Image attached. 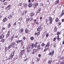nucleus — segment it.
<instances>
[{
  "label": "nucleus",
  "instance_id": "nucleus-1",
  "mask_svg": "<svg viewBox=\"0 0 64 64\" xmlns=\"http://www.w3.org/2000/svg\"><path fill=\"white\" fill-rule=\"evenodd\" d=\"M25 51V49H24L22 50H20V56H21L22 57H25V54H24Z\"/></svg>",
  "mask_w": 64,
  "mask_h": 64
},
{
  "label": "nucleus",
  "instance_id": "nucleus-2",
  "mask_svg": "<svg viewBox=\"0 0 64 64\" xmlns=\"http://www.w3.org/2000/svg\"><path fill=\"white\" fill-rule=\"evenodd\" d=\"M14 56V52H12L10 54V56H9V58H7L8 60H10V59L12 60Z\"/></svg>",
  "mask_w": 64,
  "mask_h": 64
},
{
  "label": "nucleus",
  "instance_id": "nucleus-3",
  "mask_svg": "<svg viewBox=\"0 0 64 64\" xmlns=\"http://www.w3.org/2000/svg\"><path fill=\"white\" fill-rule=\"evenodd\" d=\"M15 44V43L14 42H12L10 46L8 47V48H9V49H10L11 47H12V48H14Z\"/></svg>",
  "mask_w": 64,
  "mask_h": 64
},
{
  "label": "nucleus",
  "instance_id": "nucleus-4",
  "mask_svg": "<svg viewBox=\"0 0 64 64\" xmlns=\"http://www.w3.org/2000/svg\"><path fill=\"white\" fill-rule=\"evenodd\" d=\"M37 51H38V49H33V51L32 52V54H34L36 52H37Z\"/></svg>",
  "mask_w": 64,
  "mask_h": 64
},
{
  "label": "nucleus",
  "instance_id": "nucleus-5",
  "mask_svg": "<svg viewBox=\"0 0 64 64\" xmlns=\"http://www.w3.org/2000/svg\"><path fill=\"white\" fill-rule=\"evenodd\" d=\"M49 20H50V24H51V23H52V21H53V20H52V17H50L49 18Z\"/></svg>",
  "mask_w": 64,
  "mask_h": 64
},
{
  "label": "nucleus",
  "instance_id": "nucleus-6",
  "mask_svg": "<svg viewBox=\"0 0 64 64\" xmlns=\"http://www.w3.org/2000/svg\"><path fill=\"white\" fill-rule=\"evenodd\" d=\"M33 5V4H32V2H30L29 3L28 5V6L29 7H31Z\"/></svg>",
  "mask_w": 64,
  "mask_h": 64
},
{
  "label": "nucleus",
  "instance_id": "nucleus-7",
  "mask_svg": "<svg viewBox=\"0 0 64 64\" xmlns=\"http://www.w3.org/2000/svg\"><path fill=\"white\" fill-rule=\"evenodd\" d=\"M10 32L9 31H8V33L6 35V38H7L10 35Z\"/></svg>",
  "mask_w": 64,
  "mask_h": 64
},
{
  "label": "nucleus",
  "instance_id": "nucleus-8",
  "mask_svg": "<svg viewBox=\"0 0 64 64\" xmlns=\"http://www.w3.org/2000/svg\"><path fill=\"white\" fill-rule=\"evenodd\" d=\"M49 46H50V42H48V43L45 46V47L46 48L47 47H49Z\"/></svg>",
  "mask_w": 64,
  "mask_h": 64
},
{
  "label": "nucleus",
  "instance_id": "nucleus-9",
  "mask_svg": "<svg viewBox=\"0 0 64 64\" xmlns=\"http://www.w3.org/2000/svg\"><path fill=\"white\" fill-rule=\"evenodd\" d=\"M41 26H39L37 28V31H38V32H39V31H40V32H41Z\"/></svg>",
  "mask_w": 64,
  "mask_h": 64
},
{
  "label": "nucleus",
  "instance_id": "nucleus-10",
  "mask_svg": "<svg viewBox=\"0 0 64 64\" xmlns=\"http://www.w3.org/2000/svg\"><path fill=\"white\" fill-rule=\"evenodd\" d=\"M64 10H62V12L61 14L60 15V17H62V16H63V15H64Z\"/></svg>",
  "mask_w": 64,
  "mask_h": 64
},
{
  "label": "nucleus",
  "instance_id": "nucleus-11",
  "mask_svg": "<svg viewBox=\"0 0 64 64\" xmlns=\"http://www.w3.org/2000/svg\"><path fill=\"white\" fill-rule=\"evenodd\" d=\"M24 31V30H23V28H22L20 30V34H22V32Z\"/></svg>",
  "mask_w": 64,
  "mask_h": 64
},
{
  "label": "nucleus",
  "instance_id": "nucleus-12",
  "mask_svg": "<svg viewBox=\"0 0 64 64\" xmlns=\"http://www.w3.org/2000/svg\"><path fill=\"white\" fill-rule=\"evenodd\" d=\"M37 48L38 50H40V49H41V47H40V44H39L37 46Z\"/></svg>",
  "mask_w": 64,
  "mask_h": 64
},
{
  "label": "nucleus",
  "instance_id": "nucleus-13",
  "mask_svg": "<svg viewBox=\"0 0 64 64\" xmlns=\"http://www.w3.org/2000/svg\"><path fill=\"white\" fill-rule=\"evenodd\" d=\"M23 4L24 5V7H27V6H28L27 3H24Z\"/></svg>",
  "mask_w": 64,
  "mask_h": 64
},
{
  "label": "nucleus",
  "instance_id": "nucleus-14",
  "mask_svg": "<svg viewBox=\"0 0 64 64\" xmlns=\"http://www.w3.org/2000/svg\"><path fill=\"white\" fill-rule=\"evenodd\" d=\"M14 35H13L11 37V38L10 39L11 41L10 42H12V41L13 40V39H14Z\"/></svg>",
  "mask_w": 64,
  "mask_h": 64
},
{
  "label": "nucleus",
  "instance_id": "nucleus-15",
  "mask_svg": "<svg viewBox=\"0 0 64 64\" xmlns=\"http://www.w3.org/2000/svg\"><path fill=\"white\" fill-rule=\"evenodd\" d=\"M4 37V36L3 35V34H2L0 35V39H1V38H3Z\"/></svg>",
  "mask_w": 64,
  "mask_h": 64
},
{
  "label": "nucleus",
  "instance_id": "nucleus-16",
  "mask_svg": "<svg viewBox=\"0 0 64 64\" xmlns=\"http://www.w3.org/2000/svg\"><path fill=\"white\" fill-rule=\"evenodd\" d=\"M41 10V8H39L37 11L36 12V13H39Z\"/></svg>",
  "mask_w": 64,
  "mask_h": 64
},
{
  "label": "nucleus",
  "instance_id": "nucleus-17",
  "mask_svg": "<svg viewBox=\"0 0 64 64\" xmlns=\"http://www.w3.org/2000/svg\"><path fill=\"white\" fill-rule=\"evenodd\" d=\"M7 20L8 19L7 18H4L3 20V21L4 22H6V21H7Z\"/></svg>",
  "mask_w": 64,
  "mask_h": 64
},
{
  "label": "nucleus",
  "instance_id": "nucleus-18",
  "mask_svg": "<svg viewBox=\"0 0 64 64\" xmlns=\"http://www.w3.org/2000/svg\"><path fill=\"white\" fill-rule=\"evenodd\" d=\"M24 32H25L26 33H27L28 32H29V30H28L27 28H26L24 31Z\"/></svg>",
  "mask_w": 64,
  "mask_h": 64
},
{
  "label": "nucleus",
  "instance_id": "nucleus-19",
  "mask_svg": "<svg viewBox=\"0 0 64 64\" xmlns=\"http://www.w3.org/2000/svg\"><path fill=\"white\" fill-rule=\"evenodd\" d=\"M55 2L56 4H59V0H57Z\"/></svg>",
  "mask_w": 64,
  "mask_h": 64
},
{
  "label": "nucleus",
  "instance_id": "nucleus-20",
  "mask_svg": "<svg viewBox=\"0 0 64 64\" xmlns=\"http://www.w3.org/2000/svg\"><path fill=\"white\" fill-rule=\"evenodd\" d=\"M33 7L34 9H35V8H36V4H34L33 6Z\"/></svg>",
  "mask_w": 64,
  "mask_h": 64
},
{
  "label": "nucleus",
  "instance_id": "nucleus-21",
  "mask_svg": "<svg viewBox=\"0 0 64 64\" xmlns=\"http://www.w3.org/2000/svg\"><path fill=\"white\" fill-rule=\"evenodd\" d=\"M57 28L56 26L54 29V32H57Z\"/></svg>",
  "mask_w": 64,
  "mask_h": 64
},
{
  "label": "nucleus",
  "instance_id": "nucleus-22",
  "mask_svg": "<svg viewBox=\"0 0 64 64\" xmlns=\"http://www.w3.org/2000/svg\"><path fill=\"white\" fill-rule=\"evenodd\" d=\"M38 44V43L37 42H36L35 44H34V48H36L37 47V44Z\"/></svg>",
  "mask_w": 64,
  "mask_h": 64
},
{
  "label": "nucleus",
  "instance_id": "nucleus-23",
  "mask_svg": "<svg viewBox=\"0 0 64 64\" xmlns=\"http://www.w3.org/2000/svg\"><path fill=\"white\" fill-rule=\"evenodd\" d=\"M8 19H11V18H12V15L11 14L10 15L8 16Z\"/></svg>",
  "mask_w": 64,
  "mask_h": 64
},
{
  "label": "nucleus",
  "instance_id": "nucleus-24",
  "mask_svg": "<svg viewBox=\"0 0 64 64\" xmlns=\"http://www.w3.org/2000/svg\"><path fill=\"white\" fill-rule=\"evenodd\" d=\"M30 15L31 17H32V16H34V12L31 13L30 14Z\"/></svg>",
  "mask_w": 64,
  "mask_h": 64
},
{
  "label": "nucleus",
  "instance_id": "nucleus-25",
  "mask_svg": "<svg viewBox=\"0 0 64 64\" xmlns=\"http://www.w3.org/2000/svg\"><path fill=\"white\" fill-rule=\"evenodd\" d=\"M52 60H48V64H51L52 63Z\"/></svg>",
  "mask_w": 64,
  "mask_h": 64
},
{
  "label": "nucleus",
  "instance_id": "nucleus-26",
  "mask_svg": "<svg viewBox=\"0 0 64 64\" xmlns=\"http://www.w3.org/2000/svg\"><path fill=\"white\" fill-rule=\"evenodd\" d=\"M30 39L32 41H33V40L34 39V38L33 36H32L30 37Z\"/></svg>",
  "mask_w": 64,
  "mask_h": 64
},
{
  "label": "nucleus",
  "instance_id": "nucleus-27",
  "mask_svg": "<svg viewBox=\"0 0 64 64\" xmlns=\"http://www.w3.org/2000/svg\"><path fill=\"white\" fill-rule=\"evenodd\" d=\"M64 56H62V57H61V58H60V61L59 62H60V60H63V59H64Z\"/></svg>",
  "mask_w": 64,
  "mask_h": 64
},
{
  "label": "nucleus",
  "instance_id": "nucleus-28",
  "mask_svg": "<svg viewBox=\"0 0 64 64\" xmlns=\"http://www.w3.org/2000/svg\"><path fill=\"white\" fill-rule=\"evenodd\" d=\"M31 48L33 49L34 48V43H32L31 44Z\"/></svg>",
  "mask_w": 64,
  "mask_h": 64
},
{
  "label": "nucleus",
  "instance_id": "nucleus-29",
  "mask_svg": "<svg viewBox=\"0 0 64 64\" xmlns=\"http://www.w3.org/2000/svg\"><path fill=\"white\" fill-rule=\"evenodd\" d=\"M40 30L39 31V32H38L37 33V36H39L40 35Z\"/></svg>",
  "mask_w": 64,
  "mask_h": 64
},
{
  "label": "nucleus",
  "instance_id": "nucleus-30",
  "mask_svg": "<svg viewBox=\"0 0 64 64\" xmlns=\"http://www.w3.org/2000/svg\"><path fill=\"white\" fill-rule=\"evenodd\" d=\"M29 21H30V18H28L26 20V22L27 21V23H28V22Z\"/></svg>",
  "mask_w": 64,
  "mask_h": 64
},
{
  "label": "nucleus",
  "instance_id": "nucleus-31",
  "mask_svg": "<svg viewBox=\"0 0 64 64\" xmlns=\"http://www.w3.org/2000/svg\"><path fill=\"white\" fill-rule=\"evenodd\" d=\"M60 64H64V58L62 62H61Z\"/></svg>",
  "mask_w": 64,
  "mask_h": 64
},
{
  "label": "nucleus",
  "instance_id": "nucleus-32",
  "mask_svg": "<svg viewBox=\"0 0 64 64\" xmlns=\"http://www.w3.org/2000/svg\"><path fill=\"white\" fill-rule=\"evenodd\" d=\"M56 34H57V35H58V36H59V34H60V32H58L56 33Z\"/></svg>",
  "mask_w": 64,
  "mask_h": 64
},
{
  "label": "nucleus",
  "instance_id": "nucleus-33",
  "mask_svg": "<svg viewBox=\"0 0 64 64\" xmlns=\"http://www.w3.org/2000/svg\"><path fill=\"white\" fill-rule=\"evenodd\" d=\"M33 20L34 21V24H33L34 25V24L35 23H36V19H34Z\"/></svg>",
  "mask_w": 64,
  "mask_h": 64
},
{
  "label": "nucleus",
  "instance_id": "nucleus-34",
  "mask_svg": "<svg viewBox=\"0 0 64 64\" xmlns=\"http://www.w3.org/2000/svg\"><path fill=\"white\" fill-rule=\"evenodd\" d=\"M5 41V39L2 38V39L1 40V41L2 42H4Z\"/></svg>",
  "mask_w": 64,
  "mask_h": 64
},
{
  "label": "nucleus",
  "instance_id": "nucleus-35",
  "mask_svg": "<svg viewBox=\"0 0 64 64\" xmlns=\"http://www.w3.org/2000/svg\"><path fill=\"white\" fill-rule=\"evenodd\" d=\"M8 28H10L11 26V24H9L8 25Z\"/></svg>",
  "mask_w": 64,
  "mask_h": 64
},
{
  "label": "nucleus",
  "instance_id": "nucleus-36",
  "mask_svg": "<svg viewBox=\"0 0 64 64\" xmlns=\"http://www.w3.org/2000/svg\"><path fill=\"white\" fill-rule=\"evenodd\" d=\"M57 40H59L60 39V38H59V36H58L56 38Z\"/></svg>",
  "mask_w": 64,
  "mask_h": 64
},
{
  "label": "nucleus",
  "instance_id": "nucleus-37",
  "mask_svg": "<svg viewBox=\"0 0 64 64\" xmlns=\"http://www.w3.org/2000/svg\"><path fill=\"white\" fill-rule=\"evenodd\" d=\"M46 20V23H48V20L47 18H46L45 19Z\"/></svg>",
  "mask_w": 64,
  "mask_h": 64
},
{
  "label": "nucleus",
  "instance_id": "nucleus-38",
  "mask_svg": "<svg viewBox=\"0 0 64 64\" xmlns=\"http://www.w3.org/2000/svg\"><path fill=\"white\" fill-rule=\"evenodd\" d=\"M8 47H6L5 48V50H6V52H7V50H8Z\"/></svg>",
  "mask_w": 64,
  "mask_h": 64
},
{
  "label": "nucleus",
  "instance_id": "nucleus-39",
  "mask_svg": "<svg viewBox=\"0 0 64 64\" xmlns=\"http://www.w3.org/2000/svg\"><path fill=\"white\" fill-rule=\"evenodd\" d=\"M55 20L56 22H58V21H59V19H58V18H56Z\"/></svg>",
  "mask_w": 64,
  "mask_h": 64
},
{
  "label": "nucleus",
  "instance_id": "nucleus-40",
  "mask_svg": "<svg viewBox=\"0 0 64 64\" xmlns=\"http://www.w3.org/2000/svg\"><path fill=\"white\" fill-rule=\"evenodd\" d=\"M10 7V5H9L7 7H6V9H7V8H9V7Z\"/></svg>",
  "mask_w": 64,
  "mask_h": 64
},
{
  "label": "nucleus",
  "instance_id": "nucleus-41",
  "mask_svg": "<svg viewBox=\"0 0 64 64\" xmlns=\"http://www.w3.org/2000/svg\"><path fill=\"white\" fill-rule=\"evenodd\" d=\"M48 55H52V52H50L48 54Z\"/></svg>",
  "mask_w": 64,
  "mask_h": 64
},
{
  "label": "nucleus",
  "instance_id": "nucleus-42",
  "mask_svg": "<svg viewBox=\"0 0 64 64\" xmlns=\"http://www.w3.org/2000/svg\"><path fill=\"white\" fill-rule=\"evenodd\" d=\"M22 6V3H20L18 4V6Z\"/></svg>",
  "mask_w": 64,
  "mask_h": 64
},
{
  "label": "nucleus",
  "instance_id": "nucleus-43",
  "mask_svg": "<svg viewBox=\"0 0 64 64\" xmlns=\"http://www.w3.org/2000/svg\"><path fill=\"white\" fill-rule=\"evenodd\" d=\"M54 50H53L52 53V56H53L54 54Z\"/></svg>",
  "mask_w": 64,
  "mask_h": 64
},
{
  "label": "nucleus",
  "instance_id": "nucleus-44",
  "mask_svg": "<svg viewBox=\"0 0 64 64\" xmlns=\"http://www.w3.org/2000/svg\"><path fill=\"white\" fill-rule=\"evenodd\" d=\"M45 45V44L44 43H42V44H41L42 46H44Z\"/></svg>",
  "mask_w": 64,
  "mask_h": 64
},
{
  "label": "nucleus",
  "instance_id": "nucleus-45",
  "mask_svg": "<svg viewBox=\"0 0 64 64\" xmlns=\"http://www.w3.org/2000/svg\"><path fill=\"white\" fill-rule=\"evenodd\" d=\"M33 18H30V21H32V20H33Z\"/></svg>",
  "mask_w": 64,
  "mask_h": 64
},
{
  "label": "nucleus",
  "instance_id": "nucleus-46",
  "mask_svg": "<svg viewBox=\"0 0 64 64\" xmlns=\"http://www.w3.org/2000/svg\"><path fill=\"white\" fill-rule=\"evenodd\" d=\"M23 44H24V42H22L21 43V46H22L23 45Z\"/></svg>",
  "mask_w": 64,
  "mask_h": 64
},
{
  "label": "nucleus",
  "instance_id": "nucleus-47",
  "mask_svg": "<svg viewBox=\"0 0 64 64\" xmlns=\"http://www.w3.org/2000/svg\"><path fill=\"white\" fill-rule=\"evenodd\" d=\"M25 14V13H24V12H22V16H24V15Z\"/></svg>",
  "mask_w": 64,
  "mask_h": 64
},
{
  "label": "nucleus",
  "instance_id": "nucleus-48",
  "mask_svg": "<svg viewBox=\"0 0 64 64\" xmlns=\"http://www.w3.org/2000/svg\"><path fill=\"white\" fill-rule=\"evenodd\" d=\"M7 2H6L4 3V5H7Z\"/></svg>",
  "mask_w": 64,
  "mask_h": 64
},
{
  "label": "nucleus",
  "instance_id": "nucleus-49",
  "mask_svg": "<svg viewBox=\"0 0 64 64\" xmlns=\"http://www.w3.org/2000/svg\"><path fill=\"white\" fill-rule=\"evenodd\" d=\"M23 39L24 40H26V38L25 37V36H24L23 38Z\"/></svg>",
  "mask_w": 64,
  "mask_h": 64
},
{
  "label": "nucleus",
  "instance_id": "nucleus-50",
  "mask_svg": "<svg viewBox=\"0 0 64 64\" xmlns=\"http://www.w3.org/2000/svg\"><path fill=\"white\" fill-rule=\"evenodd\" d=\"M24 13L25 14H26V13H27V11L26 10H24Z\"/></svg>",
  "mask_w": 64,
  "mask_h": 64
},
{
  "label": "nucleus",
  "instance_id": "nucleus-51",
  "mask_svg": "<svg viewBox=\"0 0 64 64\" xmlns=\"http://www.w3.org/2000/svg\"><path fill=\"white\" fill-rule=\"evenodd\" d=\"M37 59L36 61H37V62H39V58H37Z\"/></svg>",
  "mask_w": 64,
  "mask_h": 64
},
{
  "label": "nucleus",
  "instance_id": "nucleus-52",
  "mask_svg": "<svg viewBox=\"0 0 64 64\" xmlns=\"http://www.w3.org/2000/svg\"><path fill=\"white\" fill-rule=\"evenodd\" d=\"M56 38H54V39H53V41H55V40H56Z\"/></svg>",
  "mask_w": 64,
  "mask_h": 64
},
{
  "label": "nucleus",
  "instance_id": "nucleus-53",
  "mask_svg": "<svg viewBox=\"0 0 64 64\" xmlns=\"http://www.w3.org/2000/svg\"><path fill=\"white\" fill-rule=\"evenodd\" d=\"M30 50H27V53H29V52H30Z\"/></svg>",
  "mask_w": 64,
  "mask_h": 64
},
{
  "label": "nucleus",
  "instance_id": "nucleus-54",
  "mask_svg": "<svg viewBox=\"0 0 64 64\" xmlns=\"http://www.w3.org/2000/svg\"><path fill=\"white\" fill-rule=\"evenodd\" d=\"M31 44H30L29 45L28 47H30V48H31Z\"/></svg>",
  "mask_w": 64,
  "mask_h": 64
},
{
  "label": "nucleus",
  "instance_id": "nucleus-55",
  "mask_svg": "<svg viewBox=\"0 0 64 64\" xmlns=\"http://www.w3.org/2000/svg\"><path fill=\"white\" fill-rule=\"evenodd\" d=\"M1 1L2 2H5V0H1Z\"/></svg>",
  "mask_w": 64,
  "mask_h": 64
},
{
  "label": "nucleus",
  "instance_id": "nucleus-56",
  "mask_svg": "<svg viewBox=\"0 0 64 64\" xmlns=\"http://www.w3.org/2000/svg\"><path fill=\"white\" fill-rule=\"evenodd\" d=\"M40 6H43V3H41L40 4Z\"/></svg>",
  "mask_w": 64,
  "mask_h": 64
},
{
  "label": "nucleus",
  "instance_id": "nucleus-57",
  "mask_svg": "<svg viewBox=\"0 0 64 64\" xmlns=\"http://www.w3.org/2000/svg\"><path fill=\"white\" fill-rule=\"evenodd\" d=\"M58 26H60V24H61V23L60 22H58Z\"/></svg>",
  "mask_w": 64,
  "mask_h": 64
},
{
  "label": "nucleus",
  "instance_id": "nucleus-58",
  "mask_svg": "<svg viewBox=\"0 0 64 64\" xmlns=\"http://www.w3.org/2000/svg\"><path fill=\"white\" fill-rule=\"evenodd\" d=\"M46 48L44 50V52H45V51H47V50H46Z\"/></svg>",
  "mask_w": 64,
  "mask_h": 64
},
{
  "label": "nucleus",
  "instance_id": "nucleus-59",
  "mask_svg": "<svg viewBox=\"0 0 64 64\" xmlns=\"http://www.w3.org/2000/svg\"><path fill=\"white\" fill-rule=\"evenodd\" d=\"M21 22H18V24L19 25H21Z\"/></svg>",
  "mask_w": 64,
  "mask_h": 64
},
{
  "label": "nucleus",
  "instance_id": "nucleus-60",
  "mask_svg": "<svg viewBox=\"0 0 64 64\" xmlns=\"http://www.w3.org/2000/svg\"><path fill=\"white\" fill-rule=\"evenodd\" d=\"M49 36V34H48L46 35V37H47L48 36Z\"/></svg>",
  "mask_w": 64,
  "mask_h": 64
},
{
  "label": "nucleus",
  "instance_id": "nucleus-61",
  "mask_svg": "<svg viewBox=\"0 0 64 64\" xmlns=\"http://www.w3.org/2000/svg\"><path fill=\"white\" fill-rule=\"evenodd\" d=\"M19 40H18L16 41V43H19Z\"/></svg>",
  "mask_w": 64,
  "mask_h": 64
},
{
  "label": "nucleus",
  "instance_id": "nucleus-62",
  "mask_svg": "<svg viewBox=\"0 0 64 64\" xmlns=\"http://www.w3.org/2000/svg\"><path fill=\"white\" fill-rule=\"evenodd\" d=\"M16 22H15L14 24V25H16Z\"/></svg>",
  "mask_w": 64,
  "mask_h": 64
},
{
  "label": "nucleus",
  "instance_id": "nucleus-63",
  "mask_svg": "<svg viewBox=\"0 0 64 64\" xmlns=\"http://www.w3.org/2000/svg\"><path fill=\"white\" fill-rule=\"evenodd\" d=\"M14 38H18V36H15Z\"/></svg>",
  "mask_w": 64,
  "mask_h": 64
},
{
  "label": "nucleus",
  "instance_id": "nucleus-64",
  "mask_svg": "<svg viewBox=\"0 0 64 64\" xmlns=\"http://www.w3.org/2000/svg\"><path fill=\"white\" fill-rule=\"evenodd\" d=\"M19 42H22V40H19Z\"/></svg>",
  "mask_w": 64,
  "mask_h": 64
}]
</instances>
